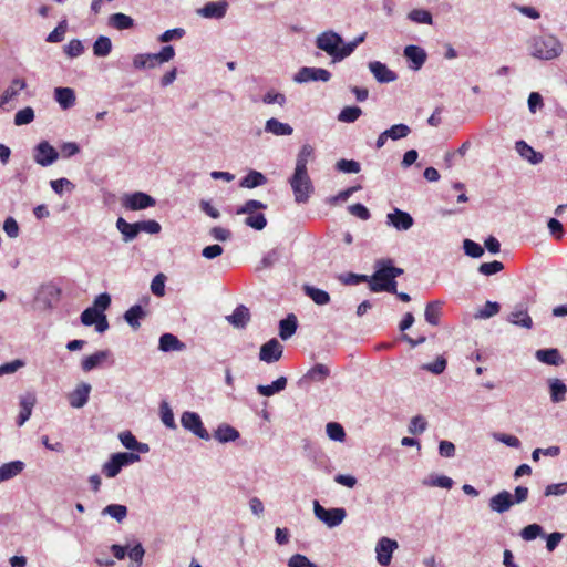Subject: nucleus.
<instances>
[{
  "label": "nucleus",
  "mask_w": 567,
  "mask_h": 567,
  "mask_svg": "<svg viewBox=\"0 0 567 567\" xmlns=\"http://www.w3.org/2000/svg\"><path fill=\"white\" fill-rule=\"evenodd\" d=\"M526 45L529 55L542 61L554 60L563 53V43L548 33L530 37Z\"/></svg>",
  "instance_id": "obj_1"
},
{
  "label": "nucleus",
  "mask_w": 567,
  "mask_h": 567,
  "mask_svg": "<svg viewBox=\"0 0 567 567\" xmlns=\"http://www.w3.org/2000/svg\"><path fill=\"white\" fill-rule=\"evenodd\" d=\"M140 455L133 452H118L114 453L110 456V458L103 464L102 473L109 477L113 478L118 475L121 470L125 466L134 464L138 462Z\"/></svg>",
  "instance_id": "obj_2"
},
{
  "label": "nucleus",
  "mask_w": 567,
  "mask_h": 567,
  "mask_svg": "<svg viewBox=\"0 0 567 567\" xmlns=\"http://www.w3.org/2000/svg\"><path fill=\"white\" fill-rule=\"evenodd\" d=\"M316 47L338 61L340 45L343 44V38L333 30H327L319 33L316 38Z\"/></svg>",
  "instance_id": "obj_3"
},
{
  "label": "nucleus",
  "mask_w": 567,
  "mask_h": 567,
  "mask_svg": "<svg viewBox=\"0 0 567 567\" xmlns=\"http://www.w3.org/2000/svg\"><path fill=\"white\" fill-rule=\"evenodd\" d=\"M290 185L295 195V200L298 204L307 203L310 195L313 193V185L308 173L298 174V172H293V175L290 178Z\"/></svg>",
  "instance_id": "obj_4"
},
{
  "label": "nucleus",
  "mask_w": 567,
  "mask_h": 567,
  "mask_svg": "<svg viewBox=\"0 0 567 567\" xmlns=\"http://www.w3.org/2000/svg\"><path fill=\"white\" fill-rule=\"evenodd\" d=\"M315 516L329 528L339 526L346 518L347 512L342 507L324 508L318 501L313 502Z\"/></svg>",
  "instance_id": "obj_5"
},
{
  "label": "nucleus",
  "mask_w": 567,
  "mask_h": 567,
  "mask_svg": "<svg viewBox=\"0 0 567 567\" xmlns=\"http://www.w3.org/2000/svg\"><path fill=\"white\" fill-rule=\"evenodd\" d=\"M121 204L125 209L135 212L155 206L156 200L144 192H134L124 194L121 198Z\"/></svg>",
  "instance_id": "obj_6"
},
{
  "label": "nucleus",
  "mask_w": 567,
  "mask_h": 567,
  "mask_svg": "<svg viewBox=\"0 0 567 567\" xmlns=\"http://www.w3.org/2000/svg\"><path fill=\"white\" fill-rule=\"evenodd\" d=\"M182 426L192 432L195 436L208 441L210 435L208 431L204 427L202 419L198 413L185 411L181 416Z\"/></svg>",
  "instance_id": "obj_7"
},
{
  "label": "nucleus",
  "mask_w": 567,
  "mask_h": 567,
  "mask_svg": "<svg viewBox=\"0 0 567 567\" xmlns=\"http://www.w3.org/2000/svg\"><path fill=\"white\" fill-rule=\"evenodd\" d=\"M330 71L322 68L302 66L293 75V82L302 84L308 82H328L331 79Z\"/></svg>",
  "instance_id": "obj_8"
},
{
  "label": "nucleus",
  "mask_w": 567,
  "mask_h": 567,
  "mask_svg": "<svg viewBox=\"0 0 567 567\" xmlns=\"http://www.w3.org/2000/svg\"><path fill=\"white\" fill-rule=\"evenodd\" d=\"M388 270L382 259L377 260L375 271L372 277H369V288L372 292L386 291L391 293L390 279L388 278Z\"/></svg>",
  "instance_id": "obj_9"
},
{
  "label": "nucleus",
  "mask_w": 567,
  "mask_h": 567,
  "mask_svg": "<svg viewBox=\"0 0 567 567\" xmlns=\"http://www.w3.org/2000/svg\"><path fill=\"white\" fill-rule=\"evenodd\" d=\"M228 7L226 0L210 1L198 8L196 13L205 19L220 20L226 16Z\"/></svg>",
  "instance_id": "obj_10"
},
{
  "label": "nucleus",
  "mask_w": 567,
  "mask_h": 567,
  "mask_svg": "<svg viewBox=\"0 0 567 567\" xmlns=\"http://www.w3.org/2000/svg\"><path fill=\"white\" fill-rule=\"evenodd\" d=\"M58 157V151L47 141L40 142L34 148V161L43 167L52 165Z\"/></svg>",
  "instance_id": "obj_11"
},
{
  "label": "nucleus",
  "mask_w": 567,
  "mask_h": 567,
  "mask_svg": "<svg viewBox=\"0 0 567 567\" xmlns=\"http://www.w3.org/2000/svg\"><path fill=\"white\" fill-rule=\"evenodd\" d=\"M399 547L396 540L389 537H381L375 546L377 560L381 566H388L391 563L393 551Z\"/></svg>",
  "instance_id": "obj_12"
},
{
  "label": "nucleus",
  "mask_w": 567,
  "mask_h": 567,
  "mask_svg": "<svg viewBox=\"0 0 567 567\" xmlns=\"http://www.w3.org/2000/svg\"><path fill=\"white\" fill-rule=\"evenodd\" d=\"M284 346L272 338L260 347L259 360L266 363H274L281 359Z\"/></svg>",
  "instance_id": "obj_13"
},
{
  "label": "nucleus",
  "mask_w": 567,
  "mask_h": 567,
  "mask_svg": "<svg viewBox=\"0 0 567 567\" xmlns=\"http://www.w3.org/2000/svg\"><path fill=\"white\" fill-rule=\"evenodd\" d=\"M414 224L413 217L404 210L394 208L393 212L386 215V225L395 228L399 231L409 230Z\"/></svg>",
  "instance_id": "obj_14"
},
{
  "label": "nucleus",
  "mask_w": 567,
  "mask_h": 567,
  "mask_svg": "<svg viewBox=\"0 0 567 567\" xmlns=\"http://www.w3.org/2000/svg\"><path fill=\"white\" fill-rule=\"evenodd\" d=\"M61 290L54 284L42 285L35 296V300L44 308L51 309L59 301Z\"/></svg>",
  "instance_id": "obj_15"
},
{
  "label": "nucleus",
  "mask_w": 567,
  "mask_h": 567,
  "mask_svg": "<svg viewBox=\"0 0 567 567\" xmlns=\"http://www.w3.org/2000/svg\"><path fill=\"white\" fill-rule=\"evenodd\" d=\"M91 390V384L86 382L79 383L68 395L69 404L74 409L83 408L89 402Z\"/></svg>",
  "instance_id": "obj_16"
},
{
  "label": "nucleus",
  "mask_w": 567,
  "mask_h": 567,
  "mask_svg": "<svg viewBox=\"0 0 567 567\" xmlns=\"http://www.w3.org/2000/svg\"><path fill=\"white\" fill-rule=\"evenodd\" d=\"M369 70L379 83H391L398 79L394 71L390 70L386 64L380 61H372L369 63Z\"/></svg>",
  "instance_id": "obj_17"
},
{
  "label": "nucleus",
  "mask_w": 567,
  "mask_h": 567,
  "mask_svg": "<svg viewBox=\"0 0 567 567\" xmlns=\"http://www.w3.org/2000/svg\"><path fill=\"white\" fill-rule=\"evenodd\" d=\"M514 505L513 495L507 491H502L494 495L488 503L492 512L503 514Z\"/></svg>",
  "instance_id": "obj_18"
},
{
  "label": "nucleus",
  "mask_w": 567,
  "mask_h": 567,
  "mask_svg": "<svg viewBox=\"0 0 567 567\" xmlns=\"http://www.w3.org/2000/svg\"><path fill=\"white\" fill-rule=\"evenodd\" d=\"M404 56L412 63L411 69L420 70L426 61L425 50L419 45L410 44L404 48Z\"/></svg>",
  "instance_id": "obj_19"
},
{
  "label": "nucleus",
  "mask_w": 567,
  "mask_h": 567,
  "mask_svg": "<svg viewBox=\"0 0 567 567\" xmlns=\"http://www.w3.org/2000/svg\"><path fill=\"white\" fill-rule=\"evenodd\" d=\"M329 375V368L322 363H317L299 380V385L303 386L312 382H323Z\"/></svg>",
  "instance_id": "obj_20"
},
{
  "label": "nucleus",
  "mask_w": 567,
  "mask_h": 567,
  "mask_svg": "<svg viewBox=\"0 0 567 567\" xmlns=\"http://www.w3.org/2000/svg\"><path fill=\"white\" fill-rule=\"evenodd\" d=\"M118 440L121 441L122 445L130 451H136L137 453L142 454L150 452V445L138 442L131 431L121 432L118 434Z\"/></svg>",
  "instance_id": "obj_21"
},
{
  "label": "nucleus",
  "mask_w": 567,
  "mask_h": 567,
  "mask_svg": "<svg viewBox=\"0 0 567 567\" xmlns=\"http://www.w3.org/2000/svg\"><path fill=\"white\" fill-rule=\"evenodd\" d=\"M507 321L514 326L525 329H530L533 327V320L522 305L514 308V310L508 315Z\"/></svg>",
  "instance_id": "obj_22"
},
{
  "label": "nucleus",
  "mask_w": 567,
  "mask_h": 567,
  "mask_svg": "<svg viewBox=\"0 0 567 567\" xmlns=\"http://www.w3.org/2000/svg\"><path fill=\"white\" fill-rule=\"evenodd\" d=\"M185 348L186 344L173 333L166 332L159 337L158 349L162 352L183 351Z\"/></svg>",
  "instance_id": "obj_23"
},
{
  "label": "nucleus",
  "mask_w": 567,
  "mask_h": 567,
  "mask_svg": "<svg viewBox=\"0 0 567 567\" xmlns=\"http://www.w3.org/2000/svg\"><path fill=\"white\" fill-rule=\"evenodd\" d=\"M226 319L233 327L243 329L250 320V311L246 306L239 305Z\"/></svg>",
  "instance_id": "obj_24"
},
{
  "label": "nucleus",
  "mask_w": 567,
  "mask_h": 567,
  "mask_svg": "<svg viewBox=\"0 0 567 567\" xmlns=\"http://www.w3.org/2000/svg\"><path fill=\"white\" fill-rule=\"evenodd\" d=\"M515 148L524 159L528 161L533 165L539 164L544 158L542 153L536 152L525 141H517L515 143Z\"/></svg>",
  "instance_id": "obj_25"
},
{
  "label": "nucleus",
  "mask_w": 567,
  "mask_h": 567,
  "mask_svg": "<svg viewBox=\"0 0 567 567\" xmlns=\"http://www.w3.org/2000/svg\"><path fill=\"white\" fill-rule=\"evenodd\" d=\"M116 228L122 234V240L124 243H131L138 236V225L136 223H128L123 217H118L116 220Z\"/></svg>",
  "instance_id": "obj_26"
},
{
  "label": "nucleus",
  "mask_w": 567,
  "mask_h": 567,
  "mask_svg": "<svg viewBox=\"0 0 567 567\" xmlns=\"http://www.w3.org/2000/svg\"><path fill=\"white\" fill-rule=\"evenodd\" d=\"M213 436L219 443H229L238 440L240 434L234 426L223 423L217 426Z\"/></svg>",
  "instance_id": "obj_27"
},
{
  "label": "nucleus",
  "mask_w": 567,
  "mask_h": 567,
  "mask_svg": "<svg viewBox=\"0 0 567 567\" xmlns=\"http://www.w3.org/2000/svg\"><path fill=\"white\" fill-rule=\"evenodd\" d=\"M54 99L62 110H69L75 104V92L71 87H55Z\"/></svg>",
  "instance_id": "obj_28"
},
{
  "label": "nucleus",
  "mask_w": 567,
  "mask_h": 567,
  "mask_svg": "<svg viewBox=\"0 0 567 567\" xmlns=\"http://www.w3.org/2000/svg\"><path fill=\"white\" fill-rule=\"evenodd\" d=\"M34 404H35V396L33 394H27V395L20 398L21 411L17 419L18 426H22L30 419Z\"/></svg>",
  "instance_id": "obj_29"
},
{
  "label": "nucleus",
  "mask_w": 567,
  "mask_h": 567,
  "mask_svg": "<svg viewBox=\"0 0 567 567\" xmlns=\"http://www.w3.org/2000/svg\"><path fill=\"white\" fill-rule=\"evenodd\" d=\"M22 461H11L0 466V483L11 480L24 470Z\"/></svg>",
  "instance_id": "obj_30"
},
{
  "label": "nucleus",
  "mask_w": 567,
  "mask_h": 567,
  "mask_svg": "<svg viewBox=\"0 0 567 567\" xmlns=\"http://www.w3.org/2000/svg\"><path fill=\"white\" fill-rule=\"evenodd\" d=\"M298 328V320L293 313H289L285 319L279 322V337L282 340L291 338Z\"/></svg>",
  "instance_id": "obj_31"
},
{
  "label": "nucleus",
  "mask_w": 567,
  "mask_h": 567,
  "mask_svg": "<svg viewBox=\"0 0 567 567\" xmlns=\"http://www.w3.org/2000/svg\"><path fill=\"white\" fill-rule=\"evenodd\" d=\"M107 24L118 31L128 30L134 27V19L125 13L116 12L109 17Z\"/></svg>",
  "instance_id": "obj_32"
},
{
  "label": "nucleus",
  "mask_w": 567,
  "mask_h": 567,
  "mask_svg": "<svg viewBox=\"0 0 567 567\" xmlns=\"http://www.w3.org/2000/svg\"><path fill=\"white\" fill-rule=\"evenodd\" d=\"M265 131L267 133H271L276 136H286V135H291L293 132V128L288 123H282V122L278 121L277 118L271 117L266 121Z\"/></svg>",
  "instance_id": "obj_33"
},
{
  "label": "nucleus",
  "mask_w": 567,
  "mask_h": 567,
  "mask_svg": "<svg viewBox=\"0 0 567 567\" xmlns=\"http://www.w3.org/2000/svg\"><path fill=\"white\" fill-rule=\"evenodd\" d=\"M267 183V177L255 169L248 172L246 176H244L239 183V186L243 188H256L259 186H264Z\"/></svg>",
  "instance_id": "obj_34"
},
{
  "label": "nucleus",
  "mask_w": 567,
  "mask_h": 567,
  "mask_svg": "<svg viewBox=\"0 0 567 567\" xmlns=\"http://www.w3.org/2000/svg\"><path fill=\"white\" fill-rule=\"evenodd\" d=\"M535 357L538 361L549 365H559L563 363V358L555 348L537 350Z\"/></svg>",
  "instance_id": "obj_35"
},
{
  "label": "nucleus",
  "mask_w": 567,
  "mask_h": 567,
  "mask_svg": "<svg viewBox=\"0 0 567 567\" xmlns=\"http://www.w3.org/2000/svg\"><path fill=\"white\" fill-rule=\"evenodd\" d=\"M287 386V378L279 377L271 384H259L257 385V392L262 396H272L276 393L284 391Z\"/></svg>",
  "instance_id": "obj_36"
},
{
  "label": "nucleus",
  "mask_w": 567,
  "mask_h": 567,
  "mask_svg": "<svg viewBox=\"0 0 567 567\" xmlns=\"http://www.w3.org/2000/svg\"><path fill=\"white\" fill-rule=\"evenodd\" d=\"M109 355V350L97 351L84 358L81 362V368L84 372H90L93 369L97 368L104 360H106Z\"/></svg>",
  "instance_id": "obj_37"
},
{
  "label": "nucleus",
  "mask_w": 567,
  "mask_h": 567,
  "mask_svg": "<svg viewBox=\"0 0 567 567\" xmlns=\"http://www.w3.org/2000/svg\"><path fill=\"white\" fill-rule=\"evenodd\" d=\"M145 316L146 312L143 309V307L140 305H134L124 313V320L131 328L136 330L141 326L140 320L143 319Z\"/></svg>",
  "instance_id": "obj_38"
},
{
  "label": "nucleus",
  "mask_w": 567,
  "mask_h": 567,
  "mask_svg": "<svg viewBox=\"0 0 567 567\" xmlns=\"http://www.w3.org/2000/svg\"><path fill=\"white\" fill-rule=\"evenodd\" d=\"M312 156L313 147L310 144L302 145L297 155L295 172H298V174L308 173L307 164Z\"/></svg>",
  "instance_id": "obj_39"
},
{
  "label": "nucleus",
  "mask_w": 567,
  "mask_h": 567,
  "mask_svg": "<svg viewBox=\"0 0 567 567\" xmlns=\"http://www.w3.org/2000/svg\"><path fill=\"white\" fill-rule=\"evenodd\" d=\"M549 393L554 403H560L566 399L567 385L560 379H550Z\"/></svg>",
  "instance_id": "obj_40"
},
{
  "label": "nucleus",
  "mask_w": 567,
  "mask_h": 567,
  "mask_svg": "<svg viewBox=\"0 0 567 567\" xmlns=\"http://www.w3.org/2000/svg\"><path fill=\"white\" fill-rule=\"evenodd\" d=\"M443 301L435 300L431 301L426 305L424 317L426 322L432 326H437L440 322V317L442 315Z\"/></svg>",
  "instance_id": "obj_41"
},
{
  "label": "nucleus",
  "mask_w": 567,
  "mask_h": 567,
  "mask_svg": "<svg viewBox=\"0 0 567 567\" xmlns=\"http://www.w3.org/2000/svg\"><path fill=\"white\" fill-rule=\"evenodd\" d=\"M303 291L306 296H308L316 305L324 306L330 302V295L322 289L310 285H305Z\"/></svg>",
  "instance_id": "obj_42"
},
{
  "label": "nucleus",
  "mask_w": 567,
  "mask_h": 567,
  "mask_svg": "<svg viewBox=\"0 0 567 567\" xmlns=\"http://www.w3.org/2000/svg\"><path fill=\"white\" fill-rule=\"evenodd\" d=\"M133 66L136 70L143 69H155L158 66L157 59H155L154 53H140L133 58Z\"/></svg>",
  "instance_id": "obj_43"
},
{
  "label": "nucleus",
  "mask_w": 567,
  "mask_h": 567,
  "mask_svg": "<svg viewBox=\"0 0 567 567\" xmlns=\"http://www.w3.org/2000/svg\"><path fill=\"white\" fill-rule=\"evenodd\" d=\"M112 51V41L106 35H100L93 43V54L97 58H105Z\"/></svg>",
  "instance_id": "obj_44"
},
{
  "label": "nucleus",
  "mask_w": 567,
  "mask_h": 567,
  "mask_svg": "<svg viewBox=\"0 0 567 567\" xmlns=\"http://www.w3.org/2000/svg\"><path fill=\"white\" fill-rule=\"evenodd\" d=\"M102 515H109L121 523L127 516V507L121 504H110L103 508Z\"/></svg>",
  "instance_id": "obj_45"
},
{
  "label": "nucleus",
  "mask_w": 567,
  "mask_h": 567,
  "mask_svg": "<svg viewBox=\"0 0 567 567\" xmlns=\"http://www.w3.org/2000/svg\"><path fill=\"white\" fill-rule=\"evenodd\" d=\"M362 114L359 106H346L338 114V121L342 123H354Z\"/></svg>",
  "instance_id": "obj_46"
},
{
  "label": "nucleus",
  "mask_w": 567,
  "mask_h": 567,
  "mask_svg": "<svg viewBox=\"0 0 567 567\" xmlns=\"http://www.w3.org/2000/svg\"><path fill=\"white\" fill-rule=\"evenodd\" d=\"M159 412H161V420L163 424L171 429L175 430L177 427L174 419L173 410L171 409L169 404L166 401H163L159 405Z\"/></svg>",
  "instance_id": "obj_47"
},
{
  "label": "nucleus",
  "mask_w": 567,
  "mask_h": 567,
  "mask_svg": "<svg viewBox=\"0 0 567 567\" xmlns=\"http://www.w3.org/2000/svg\"><path fill=\"white\" fill-rule=\"evenodd\" d=\"M382 261L389 274L388 278L390 279L391 293H396L395 278L403 274V269L393 266V261L391 259H382Z\"/></svg>",
  "instance_id": "obj_48"
},
{
  "label": "nucleus",
  "mask_w": 567,
  "mask_h": 567,
  "mask_svg": "<svg viewBox=\"0 0 567 567\" xmlns=\"http://www.w3.org/2000/svg\"><path fill=\"white\" fill-rule=\"evenodd\" d=\"M327 435L330 440L336 442H343L346 439V432L343 426L337 422H329L326 426Z\"/></svg>",
  "instance_id": "obj_49"
},
{
  "label": "nucleus",
  "mask_w": 567,
  "mask_h": 567,
  "mask_svg": "<svg viewBox=\"0 0 567 567\" xmlns=\"http://www.w3.org/2000/svg\"><path fill=\"white\" fill-rule=\"evenodd\" d=\"M389 140L398 141L406 137L411 133V128L403 123L394 124L390 128L385 130Z\"/></svg>",
  "instance_id": "obj_50"
},
{
  "label": "nucleus",
  "mask_w": 567,
  "mask_h": 567,
  "mask_svg": "<svg viewBox=\"0 0 567 567\" xmlns=\"http://www.w3.org/2000/svg\"><path fill=\"white\" fill-rule=\"evenodd\" d=\"M408 18L415 23H433V17L431 12L425 9H413L412 11L409 12Z\"/></svg>",
  "instance_id": "obj_51"
},
{
  "label": "nucleus",
  "mask_w": 567,
  "mask_h": 567,
  "mask_svg": "<svg viewBox=\"0 0 567 567\" xmlns=\"http://www.w3.org/2000/svg\"><path fill=\"white\" fill-rule=\"evenodd\" d=\"M267 205L257 199H249L244 205L239 206L236 210L237 215H251L256 210L266 209Z\"/></svg>",
  "instance_id": "obj_52"
},
{
  "label": "nucleus",
  "mask_w": 567,
  "mask_h": 567,
  "mask_svg": "<svg viewBox=\"0 0 567 567\" xmlns=\"http://www.w3.org/2000/svg\"><path fill=\"white\" fill-rule=\"evenodd\" d=\"M423 484L450 489L453 486V480L445 475H430L423 481Z\"/></svg>",
  "instance_id": "obj_53"
},
{
  "label": "nucleus",
  "mask_w": 567,
  "mask_h": 567,
  "mask_svg": "<svg viewBox=\"0 0 567 567\" xmlns=\"http://www.w3.org/2000/svg\"><path fill=\"white\" fill-rule=\"evenodd\" d=\"M336 168L342 173L357 174L361 171V165L354 159L342 158L336 163Z\"/></svg>",
  "instance_id": "obj_54"
},
{
  "label": "nucleus",
  "mask_w": 567,
  "mask_h": 567,
  "mask_svg": "<svg viewBox=\"0 0 567 567\" xmlns=\"http://www.w3.org/2000/svg\"><path fill=\"white\" fill-rule=\"evenodd\" d=\"M66 29H68L66 20L60 21L59 24L54 28V30L48 34L45 41L50 42V43H59V42L63 41Z\"/></svg>",
  "instance_id": "obj_55"
},
{
  "label": "nucleus",
  "mask_w": 567,
  "mask_h": 567,
  "mask_svg": "<svg viewBox=\"0 0 567 567\" xmlns=\"http://www.w3.org/2000/svg\"><path fill=\"white\" fill-rule=\"evenodd\" d=\"M501 306L496 301H486L484 307L478 310V312L475 315V318L480 319H488L494 317L499 312Z\"/></svg>",
  "instance_id": "obj_56"
},
{
  "label": "nucleus",
  "mask_w": 567,
  "mask_h": 567,
  "mask_svg": "<svg viewBox=\"0 0 567 567\" xmlns=\"http://www.w3.org/2000/svg\"><path fill=\"white\" fill-rule=\"evenodd\" d=\"M245 225L255 230H262L267 226V219L262 213L251 214L245 219Z\"/></svg>",
  "instance_id": "obj_57"
},
{
  "label": "nucleus",
  "mask_w": 567,
  "mask_h": 567,
  "mask_svg": "<svg viewBox=\"0 0 567 567\" xmlns=\"http://www.w3.org/2000/svg\"><path fill=\"white\" fill-rule=\"evenodd\" d=\"M542 535H543V527L536 523L529 524L520 530V537L526 542L534 540L538 536H542Z\"/></svg>",
  "instance_id": "obj_58"
},
{
  "label": "nucleus",
  "mask_w": 567,
  "mask_h": 567,
  "mask_svg": "<svg viewBox=\"0 0 567 567\" xmlns=\"http://www.w3.org/2000/svg\"><path fill=\"white\" fill-rule=\"evenodd\" d=\"M102 315L96 307H89L81 313V323L86 327L93 326Z\"/></svg>",
  "instance_id": "obj_59"
},
{
  "label": "nucleus",
  "mask_w": 567,
  "mask_h": 567,
  "mask_svg": "<svg viewBox=\"0 0 567 567\" xmlns=\"http://www.w3.org/2000/svg\"><path fill=\"white\" fill-rule=\"evenodd\" d=\"M463 249L465 255L472 258H480L484 255V248L480 244L471 239H464Z\"/></svg>",
  "instance_id": "obj_60"
},
{
  "label": "nucleus",
  "mask_w": 567,
  "mask_h": 567,
  "mask_svg": "<svg viewBox=\"0 0 567 567\" xmlns=\"http://www.w3.org/2000/svg\"><path fill=\"white\" fill-rule=\"evenodd\" d=\"M64 53L73 59L82 55L84 53V45L81 40L72 39L65 47Z\"/></svg>",
  "instance_id": "obj_61"
},
{
  "label": "nucleus",
  "mask_w": 567,
  "mask_h": 567,
  "mask_svg": "<svg viewBox=\"0 0 567 567\" xmlns=\"http://www.w3.org/2000/svg\"><path fill=\"white\" fill-rule=\"evenodd\" d=\"M34 120V111L32 107L27 106L18 111L14 115V124L17 126L25 125Z\"/></svg>",
  "instance_id": "obj_62"
},
{
  "label": "nucleus",
  "mask_w": 567,
  "mask_h": 567,
  "mask_svg": "<svg viewBox=\"0 0 567 567\" xmlns=\"http://www.w3.org/2000/svg\"><path fill=\"white\" fill-rule=\"evenodd\" d=\"M567 494V482L549 484L544 489V495L549 496H563Z\"/></svg>",
  "instance_id": "obj_63"
},
{
  "label": "nucleus",
  "mask_w": 567,
  "mask_h": 567,
  "mask_svg": "<svg viewBox=\"0 0 567 567\" xmlns=\"http://www.w3.org/2000/svg\"><path fill=\"white\" fill-rule=\"evenodd\" d=\"M288 567H318L310 561L305 555L295 554L288 560Z\"/></svg>",
  "instance_id": "obj_64"
}]
</instances>
